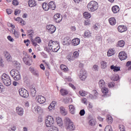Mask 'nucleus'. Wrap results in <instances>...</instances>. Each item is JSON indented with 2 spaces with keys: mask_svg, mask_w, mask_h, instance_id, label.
I'll list each match as a JSON object with an SVG mask.
<instances>
[{
  "mask_svg": "<svg viewBox=\"0 0 131 131\" xmlns=\"http://www.w3.org/2000/svg\"><path fill=\"white\" fill-rule=\"evenodd\" d=\"M48 48L51 52H58L60 50V45L58 41H53L51 40L48 43Z\"/></svg>",
  "mask_w": 131,
  "mask_h": 131,
  "instance_id": "obj_1",
  "label": "nucleus"
},
{
  "mask_svg": "<svg viewBox=\"0 0 131 131\" xmlns=\"http://www.w3.org/2000/svg\"><path fill=\"white\" fill-rule=\"evenodd\" d=\"M88 8L90 12H95L99 9V5L98 2L95 1H91L88 5Z\"/></svg>",
  "mask_w": 131,
  "mask_h": 131,
  "instance_id": "obj_2",
  "label": "nucleus"
},
{
  "mask_svg": "<svg viewBox=\"0 0 131 131\" xmlns=\"http://www.w3.org/2000/svg\"><path fill=\"white\" fill-rule=\"evenodd\" d=\"M1 79L3 82L4 83V84L7 86L11 85L12 82L11 80V78H10L9 75H7V74L4 73L2 75L1 77Z\"/></svg>",
  "mask_w": 131,
  "mask_h": 131,
  "instance_id": "obj_3",
  "label": "nucleus"
},
{
  "mask_svg": "<svg viewBox=\"0 0 131 131\" xmlns=\"http://www.w3.org/2000/svg\"><path fill=\"white\" fill-rule=\"evenodd\" d=\"M10 75L13 77L14 80H20L21 79V75L20 73L17 70H12L10 71Z\"/></svg>",
  "mask_w": 131,
  "mask_h": 131,
  "instance_id": "obj_4",
  "label": "nucleus"
},
{
  "mask_svg": "<svg viewBox=\"0 0 131 131\" xmlns=\"http://www.w3.org/2000/svg\"><path fill=\"white\" fill-rule=\"evenodd\" d=\"M55 123V120L52 116H48L45 121V124L47 127H51Z\"/></svg>",
  "mask_w": 131,
  "mask_h": 131,
  "instance_id": "obj_5",
  "label": "nucleus"
},
{
  "mask_svg": "<svg viewBox=\"0 0 131 131\" xmlns=\"http://www.w3.org/2000/svg\"><path fill=\"white\" fill-rule=\"evenodd\" d=\"M65 122L68 125L67 126V129L69 130H74L75 129V126L73 124V123L71 122L70 119L67 118L65 119Z\"/></svg>",
  "mask_w": 131,
  "mask_h": 131,
  "instance_id": "obj_6",
  "label": "nucleus"
},
{
  "mask_svg": "<svg viewBox=\"0 0 131 131\" xmlns=\"http://www.w3.org/2000/svg\"><path fill=\"white\" fill-rule=\"evenodd\" d=\"M18 92L20 96L23 97V98H28V97H29V93L28 91L25 89L20 88Z\"/></svg>",
  "mask_w": 131,
  "mask_h": 131,
  "instance_id": "obj_7",
  "label": "nucleus"
},
{
  "mask_svg": "<svg viewBox=\"0 0 131 131\" xmlns=\"http://www.w3.org/2000/svg\"><path fill=\"white\" fill-rule=\"evenodd\" d=\"M88 75L86 74V71L84 70H81L80 71L79 77L81 80H85L86 79Z\"/></svg>",
  "mask_w": 131,
  "mask_h": 131,
  "instance_id": "obj_8",
  "label": "nucleus"
},
{
  "mask_svg": "<svg viewBox=\"0 0 131 131\" xmlns=\"http://www.w3.org/2000/svg\"><path fill=\"white\" fill-rule=\"evenodd\" d=\"M36 100H37L39 104L46 103V98L41 95H37L36 96Z\"/></svg>",
  "mask_w": 131,
  "mask_h": 131,
  "instance_id": "obj_9",
  "label": "nucleus"
},
{
  "mask_svg": "<svg viewBox=\"0 0 131 131\" xmlns=\"http://www.w3.org/2000/svg\"><path fill=\"white\" fill-rule=\"evenodd\" d=\"M47 29L48 30V32L51 34L54 33L56 31V28L53 25H49L47 26Z\"/></svg>",
  "mask_w": 131,
  "mask_h": 131,
  "instance_id": "obj_10",
  "label": "nucleus"
},
{
  "mask_svg": "<svg viewBox=\"0 0 131 131\" xmlns=\"http://www.w3.org/2000/svg\"><path fill=\"white\" fill-rule=\"evenodd\" d=\"M119 58L121 61L127 59V54L124 51H121L119 53Z\"/></svg>",
  "mask_w": 131,
  "mask_h": 131,
  "instance_id": "obj_11",
  "label": "nucleus"
},
{
  "mask_svg": "<svg viewBox=\"0 0 131 131\" xmlns=\"http://www.w3.org/2000/svg\"><path fill=\"white\" fill-rule=\"evenodd\" d=\"M53 19L56 23H60L62 21V16L60 13H56L53 16Z\"/></svg>",
  "mask_w": 131,
  "mask_h": 131,
  "instance_id": "obj_12",
  "label": "nucleus"
},
{
  "mask_svg": "<svg viewBox=\"0 0 131 131\" xmlns=\"http://www.w3.org/2000/svg\"><path fill=\"white\" fill-rule=\"evenodd\" d=\"M31 41L32 42V45L34 47H36L37 43H40L41 42V39L39 37H36L34 39H32Z\"/></svg>",
  "mask_w": 131,
  "mask_h": 131,
  "instance_id": "obj_13",
  "label": "nucleus"
},
{
  "mask_svg": "<svg viewBox=\"0 0 131 131\" xmlns=\"http://www.w3.org/2000/svg\"><path fill=\"white\" fill-rule=\"evenodd\" d=\"M15 111L18 115L22 116L24 114V109L21 106H17L16 107Z\"/></svg>",
  "mask_w": 131,
  "mask_h": 131,
  "instance_id": "obj_14",
  "label": "nucleus"
},
{
  "mask_svg": "<svg viewBox=\"0 0 131 131\" xmlns=\"http://www.w3.org/2000/svg\"><path fill=\"white\" fill-rule=\"evenodd\" d=\"M33 112L35 113H42L43 111H42V108L38 105H36V106L34 107L33 109Z\"/></svg>",
  "mask_w": 131,
  "mask_h": 131,
  "instance_id": "obj_15",
  "label": "nucleus"
},
{
  "mask_svg": "<svg viewBox=\"0 0 131 131\" xmlns=\"http://www.w3.org/2000/svg\"><path fill=\"white\" fill-rule=\"evenodd\" d=\"M118 30L119 32H124L127 30V28L126 26L124 25L119 26L118 27Z\"/></svg>",
  "mask_w": 131,
  "mask_h": 131,
  "instance_id": "obj_16",
  "label": "nucleus"
},
{
  "mask_svg": "<svg viewBox=\"0 0 131 131\" xmlns=\"http://www.w3.org/2000/svg\"><path fill=\"white\" fill-rule=\"evenodd\" d=\"M80 43V40L79 38H75L72 40V46H78Z\"/></svg>",
  "mask_w": 131,
  "mask_h": 131,
  "instance_id": "obj_17",
  "label": "nucleus"
},
{
  "mask_svg": "<svg viewBox=\"0 0 131 131\" xmlns=\"http://www.w3.org/2000/svg\"><path fill=\"white\" fill-rule=\"evenodd\" d=\"M29 71L32 73L34 75H35L36 76H38V72L34 69V68L33 67H30L29 68Z\"/></svg>",
  "mask_w": 131,
  "mask_h": 131,
  "instance_id": "obj_18",
  "label": "nucleus"
},
{
  "mask_svg": "<svg viewBox=\"0 0 131 131\" xmlns=\"http://www.w3.org/2000/svg\"><path fill=\"white\" fill-rule=\"evenodd\" d=\"M57 105V102L55 101H53L52 103H50V105L48 107V109L51 110H54L55 109V106Z\"/></svg>",
  "mask_w": 131,
  "mask_h": 131,
  "instance_id": "obj_19",
  "label": "nucleus"
},
{
  "mask_svg": "<svg viewBox=\"0 0 131 131\" xmlns=\"http://www.w3.org/2000/svg\"><path fill=\"white\" fill-rule=\"evenodd\" d=\"M69 112L71 114H75V107L74 105L72 104H70L69 105Z\"/></svg>",
  "mask_w": 131,
  "mask_h": 131,
  "instance_id": "obj_20",
  "label": "nucleus"
},
{
  "mask_svg": "<svg viewBox=\"0 0 131 131\" xmlns=\"http://www.w3.org/2000/svg\"><path fill=\"white\" fill-rule=\"evenodd\" d=\"M30 95L34 98L35 97V95L36 94V90H35V88L31 87L30 89Z\"/></svg>",
  "mask_w": 131,
  "mask_h": 131,
  "instance_id": "obj_21",
  "label": "nucleus"
},
{
  "mask_svg": "<svg viewBox=\"0 0 131 131\" xmlns=\"http://www.w3.org/2000/svg\"><path fill=\"white\" fill-rule=\"evenodd\" d=\"M29 7L32 8V7H35L36 6V2L34 0H29L28 1Z\"/></svg>",
  "mask_w": 131,
  "mask_h": 131,
  "instance_id": "obj_22",
  "label": "nucleus"
},
{
  "mask_svg": "<svg viewBox=\"0 0 131 131\" xmlns=\"http://www.w3.org/2000/svg\"><path fill=\"white\" fill-rule=\"evenodd\" d=\"M66 57H67V59H68V60H69L70 62H71V61H73V60H74V58L73 57V54H72V52H70V53H68Z\"/></svg>",
  "mask_w": 131,
  "mask_h": 131,
  "instance_id": "obj_23",
  "label": "nucleus"
},
{
  "mask_svg": "<svg viewBox=\"0 0 131 131\" xmlns=\"http://www.w3.org/2000/svg\"><path fill=\"white\" fill-rule=\"evenodd\" d=\"M109 23L110 25H112V26H114V25H115L116 24V19L114 17H111L108 19Z\"/></svg>",
  "mask_w": 131,
  "mask_h": 131,
  "instance_id": "obj_24",
  "label": "nucleus"
},
{
  "mask_svg": "<svg viewBox=\"0 0 131 131\" xmlns=\"http://www.w3.org/2000/svg\"><path fill=\"white\" fill-rule=\"evenodd\" d=\"M106 121L108 124H112V122H113V118L110 115H108L106 116Z\"/></svg>",
  "mask_w": 131,
  "mask_h": 131,
  "instance_id": "obj_25",
  "label": "nucleus"
},
{
  "mask_svg": "<svg viewBox=\"0 0 131 131\" xmlns=\"http://www.w3.org/2000/svg\"><path fill=\"white\" fill-rule=\"evenodd\" d=\"M59 111L61 114H62V115H63V116H65V115H67V112H66L65 107L63 106H60L59 108Z\"/></svg>",
  "mask_w": 131,
  "mask_h": 131,
  "instance_id": "obj_26",
  "label": "nucleus"
},
{
  "mask_svg": "<svg viewBox=\"0 0 131 131\" xmlns=\"http://www.w3.org/2000/svg\"><path fill=\"white\" fill-rule=\"evenodd\" d=\"M56 122L59 126H62L63 125V121H62V119L59 117H56Z\"/></svg>",
  "mask_w": 131,
  "mask_h": 131,
  "instance_id": "obj_27",
  "label": "nucleus"
},
{
  "mask_svg": "<svg viewBox=\"0 0 131 131\" xmlns=\"http://www.w3.org/2000/svg\"><path fill=\"white\" fill-rule=\"evenodd\" d=\"M91 36H92V33H91L90 31H86L84 32L83 34V37H84V38H89V37H91Z\"/></svg>",
  "mask_w": 131,
  "mask_h": 131,
  "instance_id": "obj_28",
  "label": "nucleus"
},
{
  "mask_svg": "<svg viewBox=\"0 0 131 131\" xmlns=\"http://www.w3.org/2000/svg\"><path fill=\"white\" fill-rule=\"evenodd\" d=\"M42 8L44 10V11H48L50 10V6L49 4L43 3L42 5Z\"/></svg>",
  "mask_w": 131,
  "mask_h": 131,
  "instance_id": "obj_29",
  "label": "nucleus"
},
{
  "mask_svg": "<svg viewBox=\"0 0 131 131\" xmlns=\"http://www.w3.org/2000/svg\"><path fill=\"white\" fill-rule=\"evenodd\" d=\"M112 10L114 14H116L119 12V7L118 6H113Z\"/></svg>",
  "mask_w": 131,
  "mask_h": 131,
  "instance_id": "obj_30",
  "label": "nucleus"
},
{
  "mask_svg": "<svg viewBox=\"0 0 131 131\" xmlns=\"http://www.w3.org/2000/svg\"><path fill=\"white\" fill-rule=\"evenodd\" d=\"M99 85L100 89H104V88H105L106 85V84H105V81H104V80H100L99 81Z\"/></svg>",
  "mask_w": 131,
  "mask_h": 131,
  "instance_id": "obj_31",
  "label": "nucleus"
},
{
  "mask_svg": "<svg viewBox=\"0 0 131 131\" xmlns=\"http://www.w3.org/2000/svg\"><path fill=\"white\" fill-rule=\"evenodd\" d=\"M60 93L61 95V96H67V95H68L69 94V92L67 90L64 89H61L60 90Z\"/></svg>",
  "mask_w": 131,
  "mask_h": 131,
  "instance_id": "obj_32",
  "label": "nucleus"
},
{
  "mask_svg": "<svg viewBox=\"0 0 131 131\" xmlns=\"http://www.w3.org/2000/svg\"><path fill=\"white\" fill-rule=\"evenodd\" d=\"M49 6V8L51 9V10H55L56 9V4H55V2L51 1L48 4Z\"/></svg>",
  "mask_w": 131,
  "mask_h": 131,
  "instance_id": "obj_33",
  "label": "nucleus"
},
{
  "mask_svg": "<svg viewBox=\"0 0 131 131\" xmlns=\"http://www.w3.org/2000/svg\"><path fill=\"white\" fill-rule=\"evenodd\" d=\"M111 69L113 70L114 72H117V71H120V67L114 66L112 65L111 66Z\"/></svg>",
  "mask_w": 131,
  "mask_h": 131,
  "instance_id": "obj_34",
  "label": "nucleus"
},
{
  "mask_svg": "<svg viewBox=\"0 0 131 131\" xmlns=\"http://www.w3.org/2000/svg\"><path fill=\"white\" fill-rule=\"evenodd\" d=\"M23 61L26 65H28V66H30L31 65V62L29 60V58L24 57L23 58Z\"/></svg>",
  "mask_w": 131,
  "mask_h": 131,
  "instance_id": "obj_35",
  "label": "nucleus"
},
{
  "mask_svg": "<svg viewBox=\"0 0 131 131\" xmlns=\"http://www.w3.org/2000/svg\"><path fill=\"white\" fill-rule=\"evenodd\" d=\"M97 122V121H96V119H91L89 121V124L91 126H95L96 125V123Z\"/></svg>",
  "mask_w": 131,
  "mask_h": 131,
  "instance_id": "obj_36",
  "label": "nucleus"
},
{
  "mask_svg": "<svg viewBox=\"0 0 131 131\" xmlns=\"http://www.w3.org/2000/svg\"><path fill=\"white\" fill-rule=\"evenodd\" d=\"M114 54H115V51H114V50L112 49H109L108 51H107L108 57H111V56H113Z\"/></svg>",
  "mask_w": 131,
  "mask_h": 131,
  "instance_id": "obj_37",
  "label": "nucleus"
},
{
  "mask_svg": "<svg viewBox=\"0 0 131 131\" xmlns=\"http://www.w3.org/2000/svg\"><path fill=\"white\" fill-rule=\"evenodd\" d=\"M63 45H69L70 43L71 40L69 37H65L63 39Z\"/></svg>",
  "mask_w": 131,
  "mask_h": 131,
  "instance_id": "obj_38",
  "label": "nucleus"
},
{
  "mask_svg": "<svg viewBox=\"0 0 131 131\" xmlns=\"http://www.w3.org/2000/svg\"><path fill=\"white\" fill-rule=\"evenodd\" d=\"M60 69L63 71V72H67L69 70L68 68L64 64H61Z\"/></svg>",
  "mask_w": 131,
  "mask_h": 131,
  "instance_id": "obj_39",
  "label": "nucleus"
},
{
  "mask_svg": "<svg viewBox=\"0 0 131 131\" xmlns=\"http://www.w3.org/2000/svg\"><path fill=\"white\" fill-rule=\"evenodd\" d=\"M100 64H101V68L102 69H105V68H107V62L105 61H102L101 62H100Z\"/></svg>",
  "mask_w": 131,
  "mask_h": 131,
  "instance_id": "obj_40",
  "label": "nucleus"
},
{
  "mask_svg": "<svg viewBox=\"0 0 131 131\" xmlns=\"http://www.w3.org/2000/svg\"><path fill=\"white\" fill-rule=\"evenodd\" d=\"M101 92L103 95H107V94L109 93V90H108V88L104 87L101 89Z\"/></svg>",
  "mask_w": 131,
  "mask_h": 131,
  "instance_id": "obj_41",
  "label": "nucleus"
},
{
  "mask_svg": "<svg viewBox=\"0 0 131 131\" xmlns=\"http://www.w3.org/2000/svg\"><path fill=\"white\" fill-rule=\"evenodd\" d=\"M83 17L85 18V19H90L91 18V14L88 12H84L83 13Z\"/></svg>",
  "mask_w": 131,
  "mask_h": 131,
  "instance_id": "obj_42",
  "label": "nucleus"
},
{
  "mask_svg": "<svg viewBox=\"0 0 131 131\" xmlns=\"http://www.w3.org/2000/svg\"><path fill=\"white\" fill-rule=\"evenodd\" d=\"M79 56V53L78 51H75L73 53V57L74 58V60H75V59H77V58Z\"/></svg>",
  "mask_w": 131,
  "mask_h": 131,
  "instance_id": "obj_43",
  "label": "nucleus"
},
{
  "mask_svg": "<svg viewBox=\"0 0 131 131\" xmlns=\"http://www.w3.org/2000/svg\"><path fill=\"white\" fill-rule=\"evenodd\" d=\"M70 101H71V103H72V99L71 98H66L63 99V102L66 104H68L69 103Z\"/></svg>",
  "mask_w": 131,
  "mask_h": 131,
  "instance_id": "obj_44",
  "label": "nucleus"
},
{
  "mask_svg": "<svg viewBox=\"0 0 131 131\" xmlns=\"http://www.w3.org/2000/svg\"><path fill=\"white\" fill-rule=\"evenodd\" d=\"M125 42L123 40H120L118 42V46L120 48L124 47Z\"/></svg>",
  "mask_w": 131,
  "mask_h": 131,
  "instance_id": "obj_45",
  "label": "nucleus"
},
{
  "mask_svg": "<svg viewBox=\"0 0 131 131\" xmlns=\"http://www.w3.org/2000/svg\"><path fill=\"white\" fill-rule=\"evenodd\" d=\"M4 54H5V56L6 58V59H7V60H10V59H11L12 58V57L11 56V55H10L9 52H8L7 51H5L4 52Z\"/></svg>",
  "mask_w": 131,
  "mask_h": 131,
  "instance_id": "obj_46",
  "label": "nucleus"
},
{
  "mask_svg": "<svg viewBox=\"0 0 131 131\" xmlns=\"http://www.w3.org/2000/svg\"><path fill=\"white\" fill-rule=\"evenodd\" d=\"M28 36L30 37V38H32L33 37V34H34V32H33V31L30 30L28 31ZM31 32V33H30Z\"/></svg>",
  "mask_w": 131,
  "mask_h": 131,
  "instance_id": "obj_47",
  "label": "nucleus"
},
{
  "mask_svg": "<svg viewBox=\"0 0 131 131\" xmlns=\"http://www.w3.org/2000/svg\"><path fill=\"white\" fill-rule=\"evenodd\" d=\"M83 23L85 26H90V25H91V21L90 19H86L84 20Z\"/></svg>",
  "mask_w": 131,
  "mask_h": 131,
  "instance_id": "obj_48",
  "label": "nucleus"
},
{
  "mask_svg": "<svg viewBox=\"0 0 131 131\" xmlns=\"http://www.w3.org/2000/svg\"><path fill=\"white\" fill-rule=\"evenodd\" d=\"M104 131H113V129H112L111 125H108L105 127Z\"/></svg>",
  "mask_w": 131,
  "mask_h": 131,
  "instance_id": "obj_49",
  "label": "nucleus"
},
{
  "mask_svg": "<svg viewBox=\"0 0 131 131\" xmlns=\"http://www.w3.org/2000/svg\"><path fill=\"white\" fill-rule=\"evenodd\" d=\"M14 36L16 38H18L19 36H20V34H19V32H18V31H16L15 30H14Z\"/></svg>",
  "mask_w": 131,
  "mask_h": 131,
  "instance_id": "obj_50",
  "label": "nucleus"
},
{
  "mask_svg": "<svg viewBox=\"0 0 131 131\" xmlns=\"http://www.w3.org/2000/svg\"><path fill=\"white\" fill-rule=\"evenodd\" d=\"M94 28L95 29V30H98L100 28V25H99L98 23L95 24V25L94 26Z\"/></svg>",
  "mask_w": 131,
  "mask_h": 131,
  "instance_id": "obj_51",
  "label": "nucleus"
},
{
  "mask_svg": "<svg viewBox=\"0 0 131 131\" xmlns=\"http://www.w3.org/2000/svg\"><path fill=\"white\" fill-rule=\"evenodd\" d=\"M108 88H113L115 86V83H114V82L108 83Z\"/></svg>",
  "mask_w": 131,
  "mask_h": 131,
  "instance_id": "obj_52",
  "label": "nucleus"
},
{
  "mask_svg": "<svg viewBox=\"0 0 131 131\" xmlns=\"http://www.w3.org/2000/svg\"><path fill=\"white\" fill-rule=\"evenodd\" d=\"M119 128L121 131H125V128H124L123 125H120L119 126Z\"/></svg>",
  "mask_w": 131,
  "mask_h": 131,
  "instance_id": "obj_53",
  "label": "nucleus"
},
{
  "mask_svg": "<svg viewBox=\"0 0 131 131\" xmlns=\"http://www.w3.org/2000/svg\"><path fill=\"white\" fill-rule=\"evenodd\" d=\"M126 66H127V67L129 66V67L128 69V70H131V61L127 62Z\"/></svg>",
  "mask_w": 131,
  "mask_h": 131,
  "instance_id": "obj_54",
  "label": "nucleus"
},
{
  "mask_svg": "<svg viewBox=\"0 0 131 131\" xmlns=\"http://www.w3.org/2000/svg\"><path fill=\"white\" fill-rule=\"evenodd\" d=\"M24 42L26 43V46H27V47H28L29 46V43H30V41L29 40V39H27L25 40L24 41Z\"/></svg>",
  "mask_w": 131,
  "mask_h": 131,
  "instance_id": "obj_55",
  "label": "nucleus"
},
{
  "mask_svg": "<svg viewBox=\"0 0 131 131\" xmlns=\"http://www.w3.org/2000/svg\"><path fill=\"white\" fill-rule=\"evenodd\" d=\"M79 114L81 116H83V115L85 114V111L84 110H81L79 112Z\"/></svg>",
  "mask_w": 131,
  "mask_h": 131,
  "instance_id": "obj_56",
  "label": "nucleus"
},
{
  "mask_svg": "<svg viewBox=\"0 0 131 131\" xmlns=\"http://www.w3.org/2000/svg\"><path fill=\"white\" fill-rule=\"evenodd\" d=\"M7 39L11 41V42H13L14 41V38H13L10 35L8 36Z\"/></svg>",
  "mask_w": 131,
  "mask_h": 131,
  "instance_id": "obj_57",
  "label": "nucleus"
},
{
  "mask_svg": "<svg viewBox=\"0 0 131 131\" xmlns=\"http://www.w3.org/2000/svg\"><path fill=\"white\" fill-rule=\"evenodd\" d=\"M12 4L14 6H18V5H19V2L17 0H13L12 2Z\"/></svg>",
  "mask_w": 131,
  "mask_h": 131,
  "instance_id": "obj_58",
  "label": "nucleus"
},
{
  "mask_svg": "<svg viewBox=\"0 0 131 131\" xmlns=\"http://www.w3.org/2000/svg\"><path fill=\"white\" fill-rule=\"evenodd\" d=\"M5 87H4L3 84H2V83L0 82V93H2Z\"/></svg>",
  "mask_w": 131,
  "mask_h": 131,
  "instance_id": "obj_59",
  "label": "nucleus"
},
{
  "mask_svg": "<svg viewBox=\"0 0 131 131\" xmlns=\"http://www.w3.org/2000/svg\"><path fill=\"white\" fill-rule=\"evenodd\" d=\"M6 12L8 15H11V14L13 13V11H12L11 9H7Z\"/></svg>",
  "mask_w": 131,
  "mask_h": 131,
  "instance_id": "obj_60",
  "label": "nucleus"
},
{
  "mask_svg": "<svg viewBox=\"0 0 131 131\" xmlns=\"http://www.w3.org/2000/svg\"><path fill=\"white\" fill-rule=\"evenodd\" d=\"M49 131H59V129H58L57 127L55 126L52 127V128Z\"/></svg>",
  "mask_w": 131,
  "mask_h": 131,
  "instance_id": "obj_61",
  "label": "nucleus"
},
{
  "mask_svg": "<svg viewBox=\"0 0 131 131\" xmlns=\"http://www.w3.org/2000/svg\"><path fill=\"white\" fill-rule=\"evenodd\" d=\"M79 94L80 95V96H82V97H84L85 96V93H84L83 91H79Z\"/></svg>",
  "mask_w": 131,
  "mask_h": 131,
  "instance_id": "obj_62",
  "label": "nucleus"
},
{
  "mask_svg": "<svg viewBox=\"0 0 131 131\" xmlns=\"http://www.w3.org/2000/svg\"><path fill=\"white\" fill-rule=\"evenodd\" d=\"M82 101L83 104H87L88 103V100L85 98H83L82 99Z\"/></svg>",
  "mask_w": 131,
  "mask_h": 131,
  "instance_id": "obj_63",
  "label": "nucleus"
},
{
  "mask_svg": "<svg viewBox=\"0 0 131 131\" xmlns=\"http://www.w3.org/2000/svg\"><path fill=\"white\" fill-rule=\"evenodd\" d=\"M19 23L22 25V26H24V25H25L26 23L24 20L20 19Z\"/></svg>",
  "mask_w": 131,
  "mask_h": 131,
  "instance_id": "obj_64",
  "label": "nucleus"
}]
</instances>
